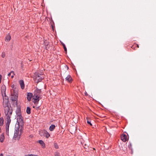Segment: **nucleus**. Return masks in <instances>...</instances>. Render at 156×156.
Instances as JSON below:
<instances>
[{"mask_svg":"<svg viewBox=\"0 0 156 156\" xmlns=\"http://www.w3.org/2000/svg\"><path fill=\"white\" fill-rule=\"evenodd\" d=\"M3 107L4 108V113L7 117L9 116L11 117L12 111V108H10L8 105V101L7 102H4L3 104Z\"/></svg>","mask_w":156,"mask_h":156,"instance_id":"f257e3e1","label":"nucleus"},{"mask_svg":"<svg viewBox=\"0 0 156 156\" xmlns=\"http://www.w3.org/2000/svg\"><path fill=\"white\" fill-rule=\"evenodd\" d=\"M23 128L22 127L16 126L15 128L14 137L15 138H18V140H19L23 133Z\"/></svg>","mask_w":156,"mask_h":156,"instance_id":"f03ea898","label":"nucleus"},{"mask_svg":"<svg viewBox=\"0 0 156 156\" xmlns=\"http://www.w3.org/2000/svg\"><path fill=\"white\" fill-rule=\"evenodd\" d=\"M44 78V75L42 73L36 72L34 75V79L35 82L38 83L41 82Z\"/></svg>","mask_w":156,"mask_h":156,"instance_id":"7ed1b4c3","label":"nucleus"},{"mask_svg":"<svg viewBox=\"0 0 156 156\" xmlns=\"http://www.w3.org/2000/svg\"><path fill=\"white\" fill-rule=\"evenodd\" d=\"M18 94L16 91H14L12 93L11 99L12 101L14 102V104L16 105H17Z\"/></svg>","mask_w":156,"mask_h":156,"instance_id":"20e7f679","label":"nucleus"},{"mask_svg":"<svg viewBox=\"0 0 156 156\" xmlns=\"http://www.w3.org/2000/svg\"><path fill=\"white\" fill-rule=\"evenodd\" d=\"M17 124H16V126H17V125H18V127L23 128V126L24 125V122L23 118L22 115L17 117Z\"/></svg>","mask_w":156,"mask_h":156,"instance_id":"39448f33","label":"nucleus"},{"mask_svg":"<svg viewBox=\"0 0 156 156\" xmlns=\"http://www.w3.org/2000/svg\"><path fill=\"white\" fill-rule=\"evenodd\" d=\"M40 100V97L39 95L37 94H34L33 96V101L34 103H35L38 102Z\"/></svg>","mask_w":156,"mask_h":156,"instance_id":"423d86ee","label":"nucleus"},{"mask_svg":"<svg viewBox=\"0 0 156 156\" xmlns=\"http://www.w3.org/2000/svg\"><path fill=\"white\" fill-rule=\"evenodd\" d=\"M16 112L17 116H21L22 115L21 113V110L20 107H17L16 111Z\"/></svg>","mask_w":156,"mask_h":156,"instance_id":"0eeeda50","label":"nucleus"},{"mask_svg":"<svg viewBox=\"0 0 156 156\" xmlns=\"http://www.w3.org/2000/svg\"><path fill=\"white\" fill-rule=\"evenodd\" d=\"M121 139L123 142H126L128 140V136L126 134H122L121 136Z\"/></svg>","mask_w":156,"mask_h":156,"instance_id":"6e6552de","label":"nucleus"},{"mask_svg":"<svg viewBox=\"0 0 156 156\" xmlns=\"http://www.w3.org/2000/svg\"><path fill=\"white\" fill-rule=\"evenodd\" d=\"M33 97V94L31 93H28L27 95V99L28 101L31 100L32 98Z\"/></svg>","mask_w":156,"mask_h":156,"instance_id":"1a4fd4ad","label":"nucleus"},{"mask_svg":"<svg viewBox=\"0 0 156 156\" xmlns=\"http://www.w3.org/2000/svg\"><path fill=\"white\" fill-rule=\"evenodd\" d=\"M66 81L69 83H71L72 82L73 80L71 76L68 75L65 78Z\"/></svg>","mask_w":156,"mask_h":156,"instance_id":"9d476101","label":"nucleus"},{"mask_svg":"<svg viewBox=\"0 0 156 156\" xmlns=\"http://www.w3.org/2000/svg\"><path fill=\"white\" fill-rule=\"evenodd\" d=\"M11 117H10L9 116L7 117L6 118V127H9L10 124L11 122V119L10 118Z\"/></svg>","mask_w":156,"mask_h":156,"instance_id":"9b49d317","label":"nucleus"},{"mask_svg":"<svg viewBox=\"0 0 156 156\" xmlns=\"http://www.w3.org/2000/svg\"><path fill=\"white\" fill-rule=\"evenodd\" d=\"M37 142L41 144L42 148H44L45 147V144L43 140H40Z\"/></svg>","mask_w":156,"mask_h":156,"instance_id":"f8f14e48","label":"nucleus"},{"mask_svg":"<svg viewBox=\"0 0 156 156\" xmlns=\"http://www.w3.org/2000/svg\"><path fill=\"white\" fill-rule=\"evenodd\" d=\"M19 83L21 86V88L23 89L24 88V82L22 80H20L19 81Z\"/></svg>","mask_w":156,"mask_h":156,"instance_id":"ddd939ff","label":"nucleus"},{"mask_svg":"<svg viewBox=\"0 0 156 156\" xmlns=\"http://www.w3.org/2000/svg\"><path fill=\"white\" fill-rule=\"evenodd\" d=\"M45 131H46L45 130H42L40 131L39 132V134L40 136H44V134L46 133Z\"/></svg>","mask_w":156,"mask_h":156,"instance_id":"4468645a","label":"nucleus"},{"mask_svg":"<svg viewBox=\"0 0 156 156\" xmlns=\"http://www.w3.org/2000/svg\"><path fill=\"white\" fill-rule=\"evenodd\" d=\"M6 87L5 85H3L1 87V92L2 93H4L5 94Z\"/></svg>","mask_w":156,"mask_h":156,"instance_id":"2eb2a0df","label":"nucleus"},{"mask_svg":"<svg viewBox=\"0 0 156 156\" xmlns=\"http://www.w3.org/2000/svg\"><path fill=\"white\" fill-rule=\"evenodd\" d=\"M5 139V136L4 134L3 133L0 136V142L2 143L3 142Z\"/></svg>","mask_w":156,"mask_h":156,"instance_id":"dca6fc26","label":"nucleus"},{"mask_svg":"<svg viewBox=\"0 0 156 156\" xmlns=\"http://www.w3.org/2000/svg\"><path fill=\"white\" fill-rule=\"evenodd\" d=\"M11 39V36L9 34H8L5 37V41H9Z\"/></svg>","mask_w":156,"mask_h":156,"instance_id":"f3484780","label":"nucleus"},{"mask_svg":"<svg viewBox=\"0 0 156 156\" xmlns=\"http://www.w3.org/2000/svg\"><path fill=\"white\" fill-rule=\"evenodd\" d=\"M55 126L54 125H51L49 127V130L51 131H53L55 129Z\"/></svg>","mask_w":156,"mask_h":156,"instance_id":"a211bd4d","label":"nucleus"},{"mask_svg":"<svg viewBox=\"0 0 156 156\" xmlns=\"http://www.w3.org/2000/svg\"><path fill=\"white\" fill-rule=\"evenodd\" d=\"M41 92V90L36 89V90L34 91V94H37L39 95V94Z\"/></svg>","mask_w":156,"mask_h":156,"instance_id":"6ab92c4d","label":"nucleus"},{"mask_svg":"<svg viewBox=\"0 0 156 156\" xmlns=\"http://www.w3.org/2000/svg\"><path fill=\"white\" fill-rule=\"evenodd\" d=\"M12 73V74L11 75V78H12L14 77V76L15 75L14 72L12 71H11V72L9 73L8 74V76H9Z\"/></svg>","mask_w":156,"mask_h":156,"instance_id":"aec40b11","label":"nucleus"},{"mask_svg":"<svg viewBox=\"0 0 156 156\" xmlns=\"http://www.w3.org/2000/svg\"><path fill=\"white\" fill-rule=\"evenodd\" d=\"M45 132H46V133L44 134V136L45 137L47 138H48L50 136V135L47 131H45Z\"/></svg>","mask_w":156,"mask_h":156,"instance_id":"412c9836","label":"nucleus"},{"mask_svg":"<svg viewBox=\"0 0 156 156\" xmlns=\"http://www.w3.org/2000/svg\"><path fill=\"white\" fill-rule=\"evenodd\" d=\"M4 123V119L3 118H0V126H2L3 125Z\"/></svg>","mask_w":156,"mask_h":156,"instance_id":"4be33fe9","label":"nucleus"},{"mask_svg":"<svg viewBox=\"0 0 156 156\" xmlns=\"http://www.w3.org/2000/svg\"><path fill=\"white\" fill-rule=\"evenodd\" d=\"M26 112L28 114H30L31 113V109L28 107H27V108Z\"/></svg>","mask_w":156,"mask_h":156,"instance_id":"5701e85b","label":"nucleus"},{"mask_svg":"<svg viewBox=\"0 0 156 156\" xmlns=\"http://www.w3.org/2000/svg\"><path fill=\"white\" fill-rule=\"evenodd\" d=\"M86 119L87 120V123L88 124H90V126H92V124L91 123L90 121V120H88V118H87Z\"/></svg>","mask_w":156,"mask_h":156,"instance_id":"b1692460","label":"nucleus"},{"mask_svg":"<svg viewBox=\"0 0 156 156\" xmlns=\"http://www.w3.org/2000/svg\"><path fill=\"white\" fill-rule=\"evenodd\" d=\"M6 127V133L7 135H9V127Z\"/></svg>","mask_w":156,"mask_h":156,"instance_id":"393cba45","label":"nucleus"},{"mask_svg":"<svg viewBox=\"0 0 156 156\" xmlns=\"http://www.w3.org/2000/svg\"><path fill=\"white\" fill-rule=\"evenodd\" d=\"M62 45L63 46V47H64V50L65 51H66V52H67V49H66V48L65 46V44H62Z\"/></svg>","mask_w":156,"mask_h":156,"instance_id":"a878e982","label":"nucleus"},{"mask_svg":"<svg viewBox=\"0 0 156 156\" xmlns=\"http://www.w3.org/2000/svg\"><path fill=\"white\" fill-rule=\"evenodd\" d=\"M1 56L2 58H4L5 56V53L4 52H2Z\"/></svg>","mask_w":156,"mask_h":156,"instance_id":"bb28decb","label":"nucleus"},{"mask_svg":"<svg viewBox=\"0 0 156 156\" xmlns=\"http://www.w3.org/2000/svg\"><path fill=\"white\" fill-rule=\"evenodd\" d=\"M54 146L55 148L58 149V148L59 147L57 144H55Z\"/></svg>","mask_w":156,"mask_h":156,"instance_id":"cd10ccee","label":"nucleus"},{"mask_svg":"<svg viewBox=\"0 0 156 156\" xmlns=\"http://www.w3.org/2000/svg\"><path fill=\"white\" fill-rule=\"evenodd\" d=\"M55 156H60L59 153L58 152H56L55 154Z\"/></svg>","mask_w":156,"mask_h":156,"instance_id":"c85d7f7f","label":"nucleus"},{"mask_svg":"<svg viewBox=\"0 0 156 156\" xmlns=\"http://www.w3.org/2000/svg\"><path fill=\"white\" fill-rule=\"evenodd\" d=\"M29 156H37V155L35 154H29Z\"/></svg>","mask_w":156,"mask_h":156,"instance_id":"c756f323","label":"nucleus"},{"mask_svg":"<svg viewBox=\"0 0 156 156\" xmlns=\"http://www.w3.org/2000/svg\"><path fill=\"white\" fill-rule=\"evenodd\" d=\"M0 156H3V154H0Z\"/></svg>","mask_w":156,"mask_h":156,"instance_id":"7c9ffc66","label":"nucleus"},{"mask_svg":"<svg viewBox=\"0 0 156 156\" xmlns=\"http://www.w3.org/2000/svg\"><path fill=\"white\" fill-rule=\"evenodd\" d=\"M1 128L0 127V133H1Z\"/></svg>","mask_w":156,"mask_h":156,"instance_id":"2f4dec72","label":"nucleus"},{"mask_svg":"<svg viewBox=\"0 0 156 156\" xmlns=\"http://www.w3.org/2000/svg\"><path fill=\"white\" fill-rule=\"evenodd\" d=\"M136 45H137V47H138H138H139V45H138L137 44H136Z\"/></svg>","mask_w":156,"mask_h":156,"instance_id":"473e14b6","label":"nucleus"}]
</instances>
